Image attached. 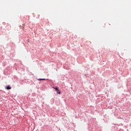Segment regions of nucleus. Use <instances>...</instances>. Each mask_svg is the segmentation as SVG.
Instances as JSON below:
<instances>
[{"label": "nucleus", "mask_w": 131, "mask_h": 131, "mask_svg": "<svg viewBox=\"0 0 131 131\" xmlns=\"http://www.w3.org/2000/svg\"><path fill=\"white\" fill-rule=\"evenodd\" d=\"M53 89H54V90H56V92H59V88H58V87H53Z\"/></svg>", "instance_id": "nucleus-1"}, {"label": "nucleus", "mask_w": 131, "mask_h": 131, "mask_svg": "<svg viewBox=\"0 0 131 131\" xmlns=\"http://www.w3.org/2000/svg\"><path fill=\"white\" fill-rule=\"evenodd\" d=\"M7 90H11V88L10 86H7L6 88Z\"/></svg>", "instance_id": "nucleus-2"}, {"label": "nucleus", "mask_w": 131, "mask_h": 131, "mask_svg": "<svg viewBox=\"0 0 131 131\" xmlns=\"http://www.w3.org/2000/svg\"><path fill=\"white\" fill-rule=\"evenodd\" d=\"M37 80H46V79H41V78H39V79H38Z\"/></svg>", "instance_id": "nucleus-3"}, {"label": "nucleus", "mask_w": 131, "mask_h": 131, "mask_svg": "<svg viewBox=\"0 0 131 131\" xmlns=\"http://www.w3.org/2000/svg\"><path fill=\"white\" fill-rule=\"evenodd\" d=\"M57 94H58L59 95H60V94H61V92H60L59 91H57Z\"/></svg>", "instance_id": "nucleus-4"}]
</instances>
